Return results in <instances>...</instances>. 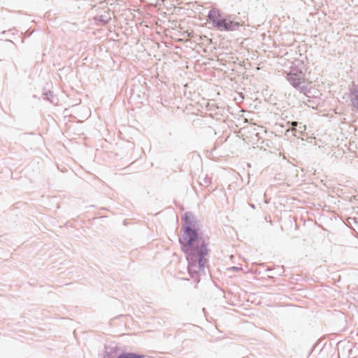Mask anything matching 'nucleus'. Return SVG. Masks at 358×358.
<instances>
[{
    "mask_svg": "<svg viewBox=\"0 0 358 358\" xmlns=\"http://www.w3.org/2000/svg\"><path fill=\"white\" fill-rule=\"evenodd\" d=\"M104 355L103 358H118L120 353V348L115 343L106 345Z\"/></svg>",
    "mask_w": 358,
    "mask_h": 358,
    "instance_id": "nucleus-4",
    "label": "nucleus"
},
{
    "mask_svg": "<svg viewBox=\"0 0 358 358\" xmlns=\"http://www.w3.org/2000/svg\"><path fill=\"white\" fill-rule=\"evenodd\" d=\"M232 268H233L234 270H236V271H238V270H239V268H238V267H237V266H233V267H232Z\"/></svg>",
    "mask_w": 358,
    "mask_h": 358,
    "instance_id": "nucleus-16",
    "label": "nucleus"
},
{
    "mask_svg": "<svg viewBox=\"0 0 358 358\" xmlns=\"http://www.w3.org/2000/svg\"><path fill=\"white\" fill-rule=\"evenodd\" d=\"M96 19L101 22L102 24L105 25L109 22L110 17H108V15H101L96 17Z\"/></svg>",
    "mask_w": 358,
    "mask_h": 358,
    "instance_id": "nucleus-10",
    "label": "nucleus"
},
{
    "mask_svg": "<svg viewBox=\"0 0 358 358\" xmlns=\"http://www.w3.org/2000/svg\"><path fill=\"white\" fill-rule=\"evenodd\" d=\"M243 358H245V357H243Z\"/></svg>",
    "mask_w": 358,
    "mask_h": 358,
    "instance_id": "nucleus-20",
    "label": "nucleus"
},
{
    "mask_svg": "<svg viewBox=\"0 0 358 358\" xmlns=\"http://www.w3.org/2000/svg\"><path fill=\"white\" fill-rule=\"evenodd\" d=\"M298 127H299V130H300V131L305 130V128H306L305 125H302L301 123H299Z\"/></svg>",
    "mask_w": 358,
    "mask_h": 358,
    "instance_id": "nucleus-13",
    "label": "nucleus"
},
{
    "mask_svg": "<svg viewBox=\"0 0 358 358\" xmlns=\"http://www.w3.org/2000/svg\"><path fill=\"white\" fill-rule=\"evenodd\" d=\"M306 68L303 62L297 59L292 62L289 73H296L298 74H305Z\"/></svg>",
    "mask_w": 358,
    "mask_h": 358,
    "instance_id": "nucleus-5",
    "label": "nucleus"
},
{
    "mask_svg": "<svg viewBox=\"0 0 358 358\" xmlns=\"http://www.w3.org/2000/svg\"><path fill=\"white\" fill-rule=\"evenodd\" d=\"M6 41H9V42L13 43L12 41H10L9 39H7Z\"/></svg>",
    "mask_w": 358,
    "mask_h": 358,
    "instance_id": "nucleus-19",
    "label": "nucleus"
},
{
    "mask_svg": "<svg viewBox=\"0 0 358 358\" xmlns=\"http://www.w3.org/2000/svg\"><path fill=\"white\" fill-rule=\"evenodd\" d=\"M250 206H251V208H252L253 209H255V204L251 203V204H250Z\"/></svg>",
    "mask_w": 358,
    "mask_h": 358,
    "instance_id": "nucleus-17",
    "label": "nucleus"
},
{
    "mask_svg": "<svg viewBox=\"0 0 358 358\" xmlns=\"http://www.w3.org/2000/svg\"><path fill=\"white\" fill-rule=\"evenodd\" d=\"M25 34H26V36H30L31 35V32H29V31H27L25 32Z\"/></svg>",
    "mask_w": 358,
    "mask_h": 358,
    "instance_id": "nucleus-15",
    "label": "nucleus"
},
{
    "mask_svg": "<svg viewBox=\"0 0 358 358\" xmlns=\"http://www.w3.org/2000/svg\"><path fill=\"white\" fill-rule=\"evenodd\" d=\"M286 78L294 88L308 98V101H310L308 96L310 92L309 85L306 82L305 74L287 72Z\"/></svg>",
    "mask_w": 358,
    "mask_h": 358,
    "instance_id": "nucleus-3",
    "label": "nucleus"
},
{
    "mask_svg": "<svg viewBox=\"0 0 358 358\" xmlns=\"http://www.w3.org/2000/svg\"><path fill=\"white\" fill-rule=\"evenodd\" d=\"M201 181L200 185L204 187H208L211 183V180L210 178H208L207 176L205 177L200 178Z\"/></svg>",
    "mask_w": 358,
    "mask_h": 358,
    "instance_id": "nucleus-11",
    "label": "nucleus"
},
{
    "mask_svg": "<svg viewBox=\"0 0 358 358\" xmlns=\"http://www.w3.org/2000/svg\"><path fill=\"white\" fill-rule=\"evenodd\" d=\"M292 126L293 129H294L295 130H297L296 127L299 126V122H292Z\"/></svg>",
    "mask_w": 358,
    "mask_h": 358,
    "instance_id": "nucleus-12",
    "label": "nucleus"
},
{
    "mask_svg": "<svg viewBox=\"0 0 358 358\" xmlns=\"http://www.w3.org/2000/svg\"><path fill=\"white\" fill-rule=\"evenodd\" d=\"M43 99L49 101L52 103H55L57 99L54 96L53 92L51 91L43 94Z\"/></svg>",
    "mask_w": 358,
    "mask_h": 358,
    "instance_id": "nucleus-9",
    "label": "nucleus"
},
{
    "mask_svg": "<svg viewBox=\"0 0 358 358\" xmlns=\"http://www.w3.org/2000/svg\"><path fill=\"white\" fill-rule=\"evenodd\" d=\"M212 26L220 31H234L238 30L242 24L238 21V17L224 13L219 9L213 8L208 14Z\"/></svg>",
    "mask_w": 358,
    "mask_h": 358,
    "instance_id": "nucleus-2",
    "label": "nucleus"
},
{
    "mask_svg": "<svg viewBox=\"0 0 358 358\" xmlns=\"http://www.w3.org/2000/svg\"><path fill=\"white\" fill-rule=\"evenodd\" d=\"M11 31H12V30H11V29H9V30H7V31H3L2 32V34H6V35H8V36H10V33Z\"/></svg>",
    "mask_w": 358,
    "mask_h": 358,
    "instance_id": "nucleus-14",
    "label": "nucleus"
},
{
    "mask_svg": "<svg viewBox=\"0 0 358 358\" xmlns=\"http://www.w3.org/2000/svg\"><path fill=\"white\" fill-rule=\"evenodd\" d=\"M350 219H351V220H352L354 221V222H355V223H356V222H357V221H356L355 218H350Z\"/></svg>",
    "mask_w": 358,
    "mask_h": 358,
    "instance_id": "nucleus-18",
    "label": "nucleus"
},
{
    "mask_svg": "<svg viewBox=\"0 0 358 358\" xmlns=\"http://www.w3.org/2000/svg\"><path fill=\"white\" fill-rule=\"evenodd\" d=\"M350 99L352 106L358 109V85H355L353 89L351 90Z\"/></svg>",
    "mask_w": 358,
    "mask_h": 358,
    "instance_id": "nucleus-6",
    "label": "nucleus"
},
{
    "mask_svg": "<svg viewBox=\"0 0 358 358\" xmlns=\"http://www.w3.org/2000/svg\"><path fill=\"white\" fill-rule=\"evenodd\" d=\"M182 222V234L179 238V243L186 255L188 273L192 278L199 282L201 272L205 274L206 256L208 255V244L199 231L197 219L192 213H185Z\"/></svg>",
    "mask_w": 358,
    "mask_h": 358,
    "instance_id": "nucleus-1",
    "label": "nucleus"
},
{
    "mask_svg": "<svg viewBox=\"0 0 358 358\" xmlns=\"http://www.w3.org/2000/svg\"><path fill=\"white\" fill-rule=\"evenodd\" d=\"M118 358H145L143 355L135 353V352H122L118 355Z\"/></svg>",
    "mask_w": 358,
    "mask_h": 358,
    "instance_id": "nucleus-8",
    "label": "nucleus"
},
{
    "mask_svg": "<svg viewBox=\"0 0 358 358\" xmlns=\"http://www.w3.org/2000/svg\"><path fill=\"white\" fill-rule=\"evenodd\" d=\"M353 344L350 342L340 341L338 343V354L340 355L341 351H344L347 350L350 353L352 350Z\"/></svg>",
    "mask_w": 358,
    "mask_h": 358,
    "instance_id": "nucleus-7",
    "label": "nucleus"
}]
</instances>
